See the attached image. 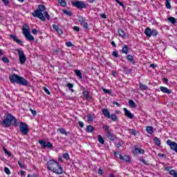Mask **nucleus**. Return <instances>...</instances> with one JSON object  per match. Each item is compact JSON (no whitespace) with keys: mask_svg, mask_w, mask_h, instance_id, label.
Masks as SVG:
<instances>
[{"mask_svg":"<svg viewBox=\"0 0 177 177\" xmlns=\"http://www.w3.org/2000/svg\"><path fill=\"white\" fill-rule=\"evenodd\" d=\"M12 122H14L13 127H19V120L17 118L13 116L12 113L6 112L3 116V120L0 122V124L3 128H9V127L12 126Z\"/></svg>","mask_w":177,"mask_h":177,"instance_id":"nucleus-1","label":"nucleus"},{"mask_svg":"<svg viewBox=\"0 0 177 177\" xmlns=\"http://www.w3.org/2000/svg\"><path fill=\"white\" fill-rule=\"evenodd\" d=\"M32 15L33 17H37L41 21H45V20H50V16L48 12H46V8L44 5H39L38 9L35 10L33 12H32Z\"/></svg>","mask_w":177,"mask_h":177,"instance_id":"nucleus-2","label":"nucleus"},{"mask_svg":"<svg viewBox=\"0 0 177 177\" xmlns=\"http://www.w3.org/2000/svg\"><path fill=\"white\" fill-rule=\"evenodd\" d=\"M47 169L56 174L57 175H62L63 174V167L57 160H50L47 162Z\"/></svg>","mask_w":177,"mask_h":177,"instance_id":"nucleus-3","label":"nucleus"},{"mask_svg":"<svg viewBox=\"0 0 177 177\" xmlns=\"http://www.w3.org/2000/svg\"><path fill=\"white\" fill-rule=\"evenodd\" d=\"M102 114L105 118H108V120H112L113 122H118V116L120 115V112L118 111H115L114 113L110 114V111L107 109H102Z\"/></svg>","mask_w":177,"mask_h":177,"instance_id":"nucleus-4","label":"nucleus"},{"mask_svg":"<svg viewBox=\"0 0 177 177\" xmlns=\"http://www.w3.org/2000/svg\"><path fill=\"white\" fill-rule=\"evenodd\" d=\"M22 32L23 35H24L25 38H26V39L28 41H35V38L33 37L32 35H31V32H30V27L28 26H27L26 24H25L23 27H22Z\"/></svg>","mask_w":177,"mask_h":177,"instance_id":"nucleus-5","label":"nucleus"},{"mask_svg":"<svg viewBox=\"0 0 177 177\" xmlns=\"http://www.w3.org/2000/svg\"><path fill=\"white\" fill-rule=\"evenodd\" d=\"M102 129L105 131V132L106 133V138L109 140H111L112 142L115 140V139L117 138V136H115V134L111 133V131L110 130V126L104 125L102 127Z\"/></svg>","mask_w":177,"mask_h":177,"instance_id":"nucleus-6","label":"nucleus"},{"mask_svg":"<svg viewBox=\"0 0 177 177\" xmlns=\"http://www.w3.org/2000/svg\"><path fill=\"white\" fill-rule=\"evenodd\" d=\"M144 32L146 37H147L148 38H151V37H154L155 38H156L157 35H158V31L157 30V29H151L149 27H147L145 28Z\"/></svg>","mask_w":177,"mask_h":177,"instance_id":"nucleus-7","label":"nucleus"},{"mask_svg":"<svg viewBox=\"0 0 177 177\" xmlns=\"http://www.w3.org/2000/svg\"><path fill=\"white\" fill-rule=\"evenodd\" d=\"M72 6H73V8H77V9H79L80 10H82L83 9H86L88 8V6H86L84 1H72Z\"/></svg>","mask_w":177,"mask_h":177,"instance_id":"nucleus-8","label":"nucleus"},{"mask_svg":"<svg viewBox=\"0 0 177 177\" xmlns=\"http://www.w3.org/2000/svg\"><path fill=\"white\" fill-rule=\"evenodd\" d=\"M19 131L22 135H28V132H30V129L28 128L27 123L21 122L19 124Z\"/></svg>","mask_w":177,"mask_h":177,"instance_id":"nucleus-9","label":"nucleus"},{"mask_svg":"<svg viewBox=\"0 0 177 177\" xmlns=\"http://www.w3.org/2000/svg\"><path fill=\"white\" fill-rule=\"evenodd\" d=\"M39 143L41 145V149L45 150V149H49L50 150H53V145L50 143V142H48L46 143V141L45 140H39Z\"/></svg>","mask_w":177,"mask_h":177,"instance_id":"nucleus-10","label":"nucleus"},{"mask_svg":"<svg viewBox=\"0 0 177 177\" xmlns=\"http://www.w3.org/2000/svg\"><path fill=\"white\" fill-rule=\"evenodd\" d=\"M16 51L18 53L19 63L21 64H26V60H27V57H26V55H24V52L19 48L16 49Z\"/></svg>","mask_w":177,"mask_h":177,"instance_id":"nucleus-11","label":"nucleus"},{"mask_svg":"<svg viewBox=\"0 0 177 177\" xmlns=\"http://www.w3.org/2000/svg\"><path fill=\"white\" fill-rule=\"evenodd\" d=\"M20 77L21 76H19V75L14 73L9 77V80L11 84H15V83L18 84L19 80H20Z\"/></svg>","mask_w":177,"mask_h":177,"instance_id":"nucleus-12","label":"nucleus"},{"mask_svg":"<svg viewBox=\"0 0 177 177\" xmlns=\"http://www.w3.org/2000/svg\"><path fill=\"white\" fill-rule=\"evenodd\" d=\"M19 85H21V86H28V80H27V79L20 76L19 77V80H18V83Z\"/></svg>","mask_w":177,"mask_h":177,"instance_id":"nucleus-13","label":"nucleus"},{"mask_svg":"<svg viewBox=\"0 0 177 177\" xmlns=\"http://www.w3.org/2000/svg\"><path fill=\"white\" fill-rule=\"evenodd\" d=\"M167 145L169 146L171 150H174V151L177 149V143L171 140H167Z\"/></svg>","mask_w":177,"mask_h":177,"instance_id":"nucleus-14","label":"nucleus"},{"mask_svg":"<svg viewBox=\"0 0 177 177\" xmlns=\"http://www.w3.org/2000/svg\"><path fill=\"white\" fill-rule=\"evenodd\" d=\"M123 111H124V115L129 118V120H133L135 118V115L128 110L127 108H123Z\"/></svg>","mask_w":177,"mask_h":177,"instance_id":"nucleus-15","label":"nucleus"},{"mask_svg":"<svg viewBox=\"0 0 177 177\" xmlns=\"http://www.w3.org/2000/svg\"><path fill=\"white\" fill-rule=\"evenodd\" d=\"M10 38H12V39L14 41V42H16L17 44H18V45L23 46V41L17 38V36H16V35L11 34V35H10Z\"/></svg>","mask_w":177,"mask_h":177,"instance_id":"nucleus-16","label":"nucleus"},{"mask_svg":"<svg viewBox=\"0 0 177 177\" xmlns=\"http://www.w3.org/2000/svg\"><path fill=\"white\" fill-rule=\"evenodd\" d=\"M160 90L162 92V93H167V95L172 93V90L165 86H160Z\"/></svg>","mask_w":177,"mask_h":177,"instance_id":"nucleus-17","label":"nucleus"},{"mask_svg":"<svg viewBox=\"0 0 177 177\" xmlns=\"http://www.w3.org/2000/svg\"><path fill=\"white\" fill-rule=\"evenodd\" d=\"M134 149L137 154H145V149L138 147V145H135Z\"/></svg>","mask_w":177,"mask_h":177,"instance_id":"nucleus-18","label":"nucleus"},{"mask_svg":"<svg viewBox=\"0 0 177 177\" xmlns=\"http://www.w3.org/2000/svg\"><path fill=\"white\" fill-rule=\"evenodd\" d=\"M78 22L80 24V25L84 24L86 21H88L86 18L85 17H82L81 15L77 17Z\"/></svg>","mask_w":177,"mask_h":177,"instance_id":"nucleus-19","label":"nucleus"},{"mask_svg":"<svg viewBox=\"0 0 177 177\" xmlns=\"http://www.w3.org/2000/svg\"><path fill=\"white\" fill-rule=\"evenodd\" d=\"M82 95H84L86 100H89L91 99V95H89V91H86L85 88H83Z\"/></svg>","mask_w":177,"mask_h":177,"instance_id":"nucleus-20","label":"nucleus"},{"mask_svg":"<svg viewBox=\"0 0 177 177\" xmlns=\"http://www.w3.org/2000/svg\"><path fill=\"white\" fill-rule=\"evenodd\" d=\"M118 33L119 34V37H121V38H125V37H127V33H125V31L122 28H119L118 30Z\"/></svg>","mask_w":177,"mask_h":177,"instance_id":"nucleus-21","label":"nucleus"},{"mask_svg":"<svg viewBox=\"0 0 177 177\" xmlns=\"http://www.w3.org/2000/svg\"><path fill=\"white\" fill-rule=\"evenodd\" d=\"M126 59H127V60L130 62V63H132V64H135L136 63V62L135 61V59H133V56H132L131 55H127Z\"/></svg>","mask_w":177,"mask_h":177,"instance_id":"nucleus-22","label":"nucleus"},{"mask_svg":"<svg viewBox=\"0 0 177 177\" xmlns=\"http://www.w3.org/2000/svg\"><path fill=\"white\" fill-rule=\"evenodd\" d=\"M146 131L149 135H153L154 133V129L151 126H147L146 127Z\"/></svg>","mask_w":177,"mask_h":177,"instance_id":"nucleus-23","label":"nucleus"},{"mask_svg":"<svg viewBox=\"0 0 177 177\" xmlns=\"http://www.w3.org/2000/svg\"><path fill=\"white\" fill-rule=\"evenodd\" d=\"M57 132H60V133H62V135H65L66 136H67V135L70 134V132L66 131V129H64L63 128L57 129Z\"/></svg>","mask_w":177,"mask_h":177,"instance_id":"nucleus-24","label":"nucleus"},{"mask_svg":"<svg viewBox=\"0 0 177 177\" xmlns=\"http://www.w3.org/2000/svg\"><path fill=\"white\" fill-rule=\"evenodd\" d=\"M120 160H122L126 162H131V158L129 156L124 155V156H120Z\"/></svg>","mask_w":177,"mask_h":177,"instance_id":"nucleus-25","label":"nucleus"},{"mask_svg":"<svg viewBox=\"0 0 177 177\" xmlns=\"http://www.w3.org/2000/svg\"><path fill=\"white\" fill-rule=\"evenodd\" d=\"M129 52V47L127 45H124L122 49V53H124V55H128Z\"/></svg>","mask_w":177,"mask_h":177,"instance_id":"nucleus-26","label":"nucleus"},{"mask_svg":"<svg viewBox=\"0 0 177 177\" xmlns=\"http://www.w3.org/2000/svg\"><path fill=\"white\" fill-rule=\"evenodd\" d=\"M139 88L140 89V91H147V89H149V87H147V86H146V84H142V82L139 83Z\"/></svg>","mask_w":177,"mask_h":177,"instance_id":"nucleus-27","label":"nucleus"},{"mask_svg":"<svg viewBox=\"0 0 177 177\" xmlns=\"http://www.w3.org/2000/svg\"><path fill=\"white\" fill-rule=\"evenodd\" d=\"M93 129H95V127H93V126H92V125H87V127L86 128V131L88 133L93 132Z\"/></svg>","mask_w":177,"mask_h":177,"instance_id":"nucleus-28","label":"nucleus"},{"mask_svg":"<svg viewBox=\"0 0 177 177\" xmlns=\"http://www.w3.org/2000/svg\"><path fill=\"white\" fill-rule=\"evenodd\" d=\"M153 142L155 143V145L156 146H158V147H160V146H161V141L160 140V139L157 137H155L153 138Z\"/></svg>","mask_w":177,"mask_h":177,"instance_id":"nucleus-29","label":"nucleus"},{"mask_svg":"<svg viewBox=\"0 0 177 177\" xmlns=\"http://www.w3.org/2000/svg\"><path fill=\"white\" fill-rule=\"evenodd\" d=\"M129 104L131 109H136V103H135L133 100H130L129 101Z\"/></svg>","mask_w":177,"mask_h":177,"instance_id":"nucleus-30","label":"nucleus"},{"mask_svg":"<svg viewBox=\"0 0 177 177\" xmlns=\"http://www.w3.org/2000/svg\"><path fill=\"white\" fill-rule=\"evenodd\" d=\"M1 60L6 64H9V63H10V59H9V58H8L6 56L3 57Z\"/></svg>","mask_w":177,"mask_h":177,"instance_id":"nucleus-31","label":"nucleus"},{"mask_svg":"<svg viewBox=\"0 0 177 177\" xmlns=\"http://www.w3.org/2000/svg\"><path fill=\"white\" fill-rule=\"evenodd\" d=\"M75 73L76 74L77 77H79V78L82 80V73H81L80 70H75Z\"/></svg>","mask_w":177,"mask_h":177,"instance_id":"nucleus-32","label":"nucleus"},{"mask_svg":"<svg viewBox=\"0 0 177 177\" xmlns=\"http://www.w3.org/2000/svg\"><path fill=\"white\" fill-rule=\"evenodd\" d=\"M167 20L169 23H171V24H175V23H176V19L174 17H169Z\"/></svg>","mask_w":177,"mask_h":177,"instance_id":"nucleus-33","label":"nucleus"},{"mask_svg":"<svg viewBox=\"0 0 177 177\" xmlns=\"http://www.w3.org/2000/svg\"><path fill=\"white\" fill-rule=\"evenodd\" d=\"M62 157L66 161H68L70 160V154H68V153H64L62 154Z\"/></svg>","mask_w":177,"mask_h":177,"instance_id":"nucleus-34","label":"nucleus"},{"mask_svg":"<svg viewBox=\"0 0 177 177\" xmlns=\"http://www.w3.org/2000/svg\"><path fill=\"white\" fill-rule=\"evenodd\" d=\"M18 165H19L20 168H21L22 169H26V164H24L23 161L19 160Z\"/></svg>","mask_w":177,"mask_h":177,"instance_id":"nucleus-35","label":"nucleus"},{"mask_svg":"<svg viewBox=\"0 0 177 177\" xmlns=\"http://www.w3.org/2000/svg\"><path fill=\"white\" fill-rule=\"evenodd\" d=\"M64 15H66L67 16L71 17L73 16V12L68 10H63Z\"/></svg>","mask_w":177,"mask_h":177,"instance_id":"nucleus-36","label":"nucleus"},{"mask_svg":"<svg viewBox=\"0 0 177 177\" xmlns=\"http://www.w3.org/2000/svg\"><path fill=\"white\" fill-rule=\"evenodd\" d=\"M87 119L89 122H93V115L92 114L88 113Z\"/></svg>","mask_w":177,"mask_h":177,"instance_id":"nucleus-37","label":"nucleus"},{"mask_svg":"<svg viewBox=\"0 0 177 177\" xmlns=\"http://www.w3.org/2000/svg\"><path fill=\"white\" fill-rule=\"evenodd\" d=\"M169 174L173 177H177V172L175 171V169H171L170 171H169Z\"/></svg>","mask_w":177,"mask_h":177,"instance_id":"nucleus-38","label":"nucleus"},{"mask_svg":"<svg viewBox=\"0 0 177 177\" xmlns=\"http://www.w3.org/2000/svg\"><path fill=\"white\" fill-rule=\"evenodd\" d=\"M102 92H104V93H108V95H110L111 96H112L113 92L111 90L103 88Z\"/></svg>","mask_w":177,"mask_h":177,"instance_id":"nucleus-39","label":"nucleus"},{"mask_svg":"<svg viewBox=\"0 0 177 177\" xmlns=\"http://www.w3.org/2000/svg\"><path fill=\"white\" fill-rule=\"evenodd\" d=\"M59 3H60L61 6H67V3L66 2V0H58Z\"/></svg>","mask_w":177,"mask_h":177,"instance_id":"nucleus-40","label":"nucleus"},{"mask_svg":"<svg viewBox=\"0 0 177 177\" xmlns=\"http://www.w3.org/2000/svg\"><path fill=\"white\" fill-rule=\"evenodd\" d=\"M98 142H100L101 145H104V139L100 135L98 136Z\"/></svg>","mask_w":177,"mask_h":177,"instance_id":"nucleus-41","label":"nucleus"},{"mask_svg":"<svg viewBox=\"0 0 177 177\" xmlns=\"http://www.w3.org/2000/svg\"><path fill=\"white\" fill-rule=\"evenodd\" d=\"M113 154L117 157V158H120V160H121V157H122V156L120 151H115Z\"/></svg>","mask_w":177,"mask_h":177,"instance_id":"nucleus-42","label":"nucleus"},{"mask_svg":"<svg viewBox=\"0 0 177 177\" xmlns=\"http://www.w3.org/2000/svg\"><path fill=\"white\" fill-rule=\"evenodd\" d=\"M83 28H85L86 30H89V26L88 25V21H86L83 24H82Z\"/></svg>","mask_w":177,"mask_h":177,"instance_id":"nucleus-43","label":"nucleus"},{"mask_svg":"<svg viewBox=\"0 0 177 177\" xmlns=\"http://www.w3.org/2000/svg\"><path fill=\"white\" fill-rule=\"evenodd\" d=\"M129 131H130L131 135H133V136H136V135H138V131L133 129H129Z\"/></svg>","mask_w":177,"mask_h":177,"instance_id":"nucleus-44","label":"nucleus"},{"mask_svg":"<svg viewBox=\"0 0 177 177\" xmlns=\"http://www.w3.org/2000/svg\"><path fill=\"white\" fill-rule=\"evenodd\" d=\"M3 5H5V6H9V5H10V1H9V0H1Z\"/></svg>","mask_w":177,"mask_h":177,"instance_id":"nucleus-45","label":"nucleus"},{"mask_svg":"<svg viewBox=\"0 0 177 177\" xmlns=\"http://www.w3.org/2000/svg\"><path fill=\"white\" fill-rule=\"evenodd\" d=\"M62 49L60 48H57L54 50L55 55H59V53H62Z\"/></svg>","mask_w":177,"mask_h":177,"instance_id":"nucleus-46","label":"nucleus"},{"mask_svg":"<svg viewBox=\"0 0 177 177\" xmlns=\"http://www.w3.org/2000/svg\"><path fill=\"white\" fill-rule=\"evenodd\" d=\"M166 8L167 9H171V8H172L171 3H169V0H166Z\"/></svg>","mask_w":177,"mask_h":177,"instance_id":"nucleus-47","label":"nucleus"},{"mask_svg":"<svg viewBox=\"0 0 177 177\" xmlns=\"http://www.w3.org/2000/svg\"><path fill=\"white\" fill-rule=\"evenodd\" d=\"M117 3L120 5V6H122V8L124 9L125 8V5H124V3L122 1H120V0H115Z\"/></svg>","mask_w":177,"mask_h":177,"instance_id":"nucleus-48","label":"nucleus"},{"mask_svg":"<svg viewBox=\"0 0 177 177\" xmlns=\"http://www.w3.org/2000/svg\"><path fill=\"white\" fill-rule=\"evenodd\" d=\"M29 110L31 112V113L32 114L33 117H36V115H37V111H35V110H34L32 109H30Z\"/></svg>","mask_w":177,"mask_h":177,"instance_id":"nucleus-49","label":"nucleus"},{"mask_svg":"<svg viewBox=\"0 0 177 177\" xmlns=\"http://www.w3.org/2000/svg\"><path fill=\"white\" fill-rule=\"evenodd\" d=\"M112 56H113V57H116V58L120 57V55H118V53L117 51H113L112 53Z\"/></svg>","mask_w":177,"mask_h":177,"instance_id":"nucleus-50","label":"nucleus"},{"mask_svg":"<svg viewBox=\"0 0 177 177\" xmlns=\"http://www.w3.org/2000/svg\"><path fill=\"white\" fill-rule=\"evenodd\" d=\"M4 172L7 174V175H10V169H9L8 167H5L4 168Z\"/></svg>","mask_w":177,"mask_h":177,"instance_id":"nucleus-51","label":"nucleus"},{"mask_svg":"<svg viewBox=\"0 0 177 177\" xmlns=\"http://www.w3.org/2000/svg\"><path fill=\"white\" fill-rule=\"evenodd\" d=\"M43 90L46 93H47V95H50V91H49V89H48V88H46V86L43 87Z\"/></svg>","mask_w":177,"mask_h":177,"instance_id":"nucleus-52","label":"nucleus"},{"mask_svg":"<svg viewBox=\"0 0 177 177\" xmlns=\"http://www.w3.org/2000/svg\"><path fill=\"white\" fill-rule=\"evenodd\" d=\"M115 147H117V149H120L122 147V145L121 144V142H118V143L115 144Z\"/></svg>","mask_w":177,"mask_h":177,"instance_id":"nucleus-53","label":"nucleus"},{"mask_svg":"<svg viewBox=\"0 0 177 177\" xmlns=\"http://www.w3.org/2000/svg\"><path fill=\"white\" fill-rule=\"evenodd\" d=\"M3 151L6 154L8 155V157H10L12 156V153H10L9 151L6 150V148H3Z\"/></svg>","mask_w":177,"mask_h":177,"instance_id":"nucleus-54","label":"nucleus"},{"mask_svg":"<svg viewBox=\"0 0 177 177\" xmlns=\"http://www.w3.org/2000/svg\"><path fill=\"white\" fill-rule=\"evenodd\" d=\"M66 86L68 88V89H71V88H74V84H71V83H68L66 84Z\"/></svg>","mask_w":177,"mask_h":177,"instance_id":"nucleus-55","label":"nucleus"},{"mask_svg":"<svg viewBox=\"0 0 177 177\" xmlns=\"http://www.w3.org/2000/svg\"><path fill=\"white\" fill-rule=\"evenodd\" d=\"M27 177H39V175H38L37 174H33L32 175L28 174Z\"/></svg>","mask_w":177,"mask_h":177,"instance_id":"nucleus-56","label":"nucleus"},{"mask_svg":"<svg viewBox=\"0 0 177 177\" xmlns=\"http://www.w3.org/2000/svg\"><path fill=\"white\" fill-rule=\"evenodd\" d=\"M66 46H68V48H71L73 46V43L71 41H68L65 44Z\"/></svg>","mask_w":177,"mask_h":177,"instance_id":"nucleus-57","label":"nucleus"},{"mask_svg":"<svg viewBox=\"0 0 177 177\" xmlns=\"http://www.w3.org/2000/svg\"><path fill=\"white\" fill-rule=\"evenodd\" d=\"M57 32L59 34V35H63V30H62V29H60V28H59L57 30Z\"/></svg>","mask_w":177,"mask_h":177,"instance_id":"nucleus-58","label":"nucleus"},{"mask_svg":"<svg viewBox=\"0 0 177 177\" xmlns=\"http://www.w3.org/2000/svg\"><path fill=\"white\" fill-rule=\"evenodd\" d=\"M100 17H101V19H107V16L104 13L100 14Z\"/></svg>","mask_w":177,"mask_h":177,"instance_id":"nucleus-59","label":"nucleus"},{"mask_svg":"<svg viewBox=\"0 0 177 177\" xmlns=\"http://www.w3.org/2000/svg\"><path fill=\"white\" fill-rule=\"evenodd\" d=\"M73 30H74V31H76L77 32H80V27L74 26Z\"/></svg>","mask_w":177,"mask_h":177,"instance_id":"nucleus-60","label":"nucleus"},{"mask_svg":"<svg viewBox=\"0 0 177 177\" xmlns=\"http://www.w3.org/2000/svg\"><path fill=\"white\" fill-rule=\"evenodd\" d=\"M104 172H103V169H102L101 168H100L98 169V175H103Z\"/></svg>","mask_w":177,"mask_h":177,"instance_id":"nucleus-61","label":"nucleus"},{"mask_svg":"<svg viewBox=\"0 0 177 177\" xmlns=\"http://www.w3.org/2000/svg\"><path fill=\"white\" fill-rule=\"evenodd\" d=\"M78 124H79V127H80V128H84V123L82 122L79 121Z\"/></svg>","mask_w":177,"mask_h":177,"instance_id":"nucleus-62","label":"nucleus"},{"mask_svg":"<svg viewBox=\"0 0 177 177\" xmlns=\"http://www.w3.org/2000/svg\"><path fill=\"white\" fill-rule=\"evenodd\" d=\"M171 169H172L171 167H165V171H171Z\"/></svg>","mask_w":177,"mask_h":177,"instance_id":"nucleus-63","label":"nucleus"},{"mask_svg":"<svg viewBox=\"0 0 177 177\" xmlns=\"http://www.w3.org/2000/svg\"><path fill=\"white\" fill-rule=\"evenodd\" d=\"M53 30H55V31L59 28V26L56 24L53 25Z\"/></svg>","mask_w":177,"mask_h":177,"instance_id":"nucleus-64","label":"nucleus"}]
</instances>
